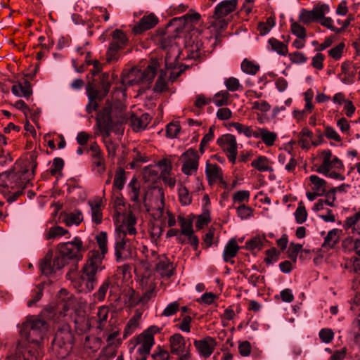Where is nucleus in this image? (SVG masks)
Wrapping results in <instances>:
<instances>
[{
	"label": "nucleus",
	"instance_id": "34",
	"mask_svg": "<svg viewBox=\"0 0 360 360\" xmlns=\"http://www.w3.org/2000/svg\"><path fill=\"white\" fill-rule=\"evenodd\" d=\"M109 309L106 306H101L98 309L96 313L97 328L103 330L108 323Z\"/></svg>",
	"mask_w": 360,
	"mask_h": 360
},
{
	"label": "nucleus",
	"instance_id": "45",
	"mask_svg": "<svg viewBox=\"0 0 360 360\" xmlns=\"http://www.w3.org/2000/svg\"><path fill=\"white\" fill-rule=\"evenodd\" d=\"M251 165L259 172H267L272 170L271 167L269 165L268 159L265 156H259L257 159L254 160L252 162Z\"/></svg>",
	"mask_w": 360,
	"mask_h": 360
},
{
	"label": "nucleus",
	"instance_id": "58",
	"mask_svg": "<svg viewBox=\"0 0 360 360\" xmlns=\"http://www.w3.org/2000/svg\"><path fill=\"white\" fill-rule=\"evenodd\" d=\"M334 332L329 328H324L320 330L319 337L322 342L328 344L332 342L334 338Z\"/></svg>",
	"mask_w": 360,
	"mask_h": 360
},
{
	"label": "nucleus",
	"instance_id": "54",
	"mask_svg": "<svg viewBox=\"0 0 360 360\" xmlns=\"http://www.w3.org/2000/svg\"><path fill=\"white\" fill-rule=\"evenodd\" d=\"M294 215L295 217L296 222L297 224H301L307 220V212L302 202H300L298 204V206L294 213Z\"/></svg>",
	"mask_w": 360,
	"mask_h": 360
},
{
	"label": "nucleus",
	"instance_id": "5",
	"mask_svg": "<svg viewBox=\"0 0 360 360\" xmlns=\"http://www.w3.org/2000/svg\"><path fill=\"white\" fill-rule=\"evenodd\" d=\"M176 35L165 34L160 37L159 43L161 48L166 51L165 63L167 70H171L170 79L174 81L176 79L183 71L180 69L178 71L176 70L181 68L182 65L178 62V58L180 56V49L177 45Z\"/></svg>",
	"mask_w": 360,
	"mask_h": 360
},
{
	"label": "nucleus",
	"instance_id": "6",
	"mask_svg": "<svg viewBox=\"0 0 360 360\" xmlns=\"http://www.w3.org/2000/svg\"><path fill=\"white\" fill-rule=\"evenodd\" d=\"M159 68L158 60L152 59L143 70L132 68L127 74H124L122 78V83L124 85L141 84L147 87L153 82Z\"/></svg>",
	"mask_w": 360,
	"mask_h": 360
},
{
	"label": "nucleus",
	"instance_id": "13",
	"mask_svg": "<svg viewBox=\"0 0 360 360\" xmlns=\"http://www.w3.org/2000/svg\"><path fill=\"white\" fill-rule=\"evenodd\" d=\"M151 116L148 113L134 114L132 112H126L122 122H129L133 131L139 132L146 129L151 121Z\"/></svg>",
	"mask_w": 360,
	"mask_h": 360
},
{
	"label": "nucleus",
	"instance_id": "49",
	"mask_svg": "<svg viewBox=\"0 0 360 360\" xmlns=\"http://www.w3.org/2000/svg\"><path fill=\"white\" fill-rule=\"evenodd\" d=\"M274 25V18L272 17H269L266 19V22H259L257 30L259 32V34L263 36L268 34Z\"/></svg>",
	"mask_w": 360,
	"mask_h": 360
},
{
	"label": "nucleus",
	"instance_id": "1",
	"mask_svg": "<svg viewBox=\"0 0 360 360\" xmlns=\"http://www.w3.org/2000/svg\"><path fill=\"white\" fill-rule=\"evenodd\" d=\"M48 330L47 323L37 316H30L22 323L21 336L33 345L25 351L18 350L8 360H41L42 357L41 343Z\"/></svg>",
	"mask_w": 360,
	"mask_h": 360
},
{
	"label": "nucleus",
	"instance_id": "33",
	"mask_svg": "<svg viewBox=\"0 0 360 360\" xmlns=\"http://www.w3.org/2000/svg\"><path fill=\"white\" fill-rule=\"evenodd\" d=\"M229 125L234 127L238 134H243L247 138H255L257 127L242 124L239 122H231Z\"/></svg>",
	"mask_w": 360,
	"mask_h": 360
},
{
	"label": "nucleus",
	"instance_id": "36",
	"mask_svg": "<svg viewBox=\"0 0 360 360\" xmlns=\"http://www.w3.org/2000/svg\"><path fill=\"white\" fill-rule=\"evenodd\" d=\"M52 252H48L45 257L42 259L40 263V269L41 272L45 275H50L53 271H56L53 267V262L51 260Z\"/></svg>",
	"mask_w": 360,
	"mask_h": 360
},
{
	"label": "nucleus",
	"instance_id": "17",
	"mask_svg": "<svg viewBox=\"0 0 360 360\" xmlns=\"http://www.w3.org/2000/svg\"><path fill=\"white\" fill-rule=\"evenodd\" d=\"M329 6L326 4L314 7L311 11L302 9L299 15V20L304 24L319 21L320 18L329 12Z\"/></svg>",
	"mask_w": 360,
	"mask_h": 360
},
{
	"label": "nucleus",
	"instance_id": "29",
	"mask_svg": "<svg viewBox=\"0 0 360 360\" xmlns=\"http://www.w3.org/2000/svg\"><path fill=\"white\" fill-rule=\"evenodd\" d=\"M255 139H261L263 143L269 147L274 144L277 139V134L270 131L266 128L257 127Z\"/></svg>",
	"mask_w": 360,
	"mask_h": 360
},
{
	"label": "nucleus",
	"instance_id": "27",
	"mask_svg": "<svg viewBox=\"0 0 360 360\" xmlns=\"http://www.w3.org/2000/svg\"><path fill=\"white\" fill-rule=\"evenodd\" d=\"M240 248L234 238H231L226 244L224 252H223V259L225 262L234 263L233 260H231L235 257L239 250Z\"/></svg>",
	"mask_w": 360,
	"mask_h": 360
},
{
	"label": "nucleus",
	"instance_id": "39",
	"mask_svg": "<svg viewBox=\"0 0 360 360\" xmlns=\"http://www.w3.org/2000/svg\"><path fill=\"white\" fill-rule=\"evenodd\" d=\"M268 43L271 46V49L278 54L281 56H286L288 54V46L283 42L275 38H270Z\"/></svg>",
	"mask_w": 360,
	"mask_h": 360
},
{
	"label": "nucleus",
	"instance_id": "11",
	"mask_svg": "<svg viewBox=\"0 0 360 360\" xmlns=\"http://www.w3.org/2000/svg\"><path fill=\"white\" fill-rule=\"evenodd\" d=\"M128 39L123 31L118 29L114 30L112 33V41L107 51L108 62L117 60L119 51L126 47Z\"/></svg>",
	"mask_w": 360,
	"mask_h": 360
},
{
	"label": "nucleus",
	"instance_id": "8",
	"mask_svg": "<svg viewBox=\"0 0 360 360\" xmlns=\"http://www.w3.org/2000/svg\"><path fill=\"white\" fill-rule=\"evenodd\" d=\"M72 334L68 325H63L56 333L52 342L53 349L58 358L65 359L72 348Z\"/></svg>",
	"mask_w": 360,
	"mask_h": 360
},
{
	"label": "nucleus",
	"instance_id": "18",
	"mask_svg": "<svg viewBox=\"0 0 360 360\" xmlns=\"http://www.w3.org/2000/svg\"><path fill=\"white\" fill-rule=\"evenodd\" d=\"M57 303L55 309H53L54 314H59L60 316H65L66 312L72 307L73 301L72 295L66 290L61 289L57 295Z\"/></svg>",
	"mask_w": 360,
	"mask_h": 360
},
{
	"label": "nucleus",
	"instance_id": "16",
	"mask_svg": "<svg viewBox=\"0 0 360 360\" xmlns=\"http://www.w3.org/2000/svg\"><path fill=\"white\" fill-rule=\"evenodd\" d=\"M170 352L172 354L180 356L187 352H191V343L180 333H174L169 338Z\"/></svg>",
	"mask_w": 360,
	"mask_h": 360
},
{
	"label": "nucleus",
	"instance_id": "3",
	"mask_svg": "<svg viewBox=\"0 0 360 360\" xmlns=\"http://www.w3.org/2000/svg\"><path fill=\"white\" fill-rule=\"evenodd\" d=\"M36 167V157L34 155H32L30 160L23 163L20 171L18 172H10L1 176V178L5 179L3 186L13 190L14 200L19 197L22 194V190L30 184Z\"/></svg>",
	"mask_w": 360,
	"mask_h": 360
},
{
	"label": "nucleus",
	"instance_id": "44",
	"mask_svg": "<svg viewBox=\"0 0 360 360\" xmlns=\"http://www.w3.org/2000/svg\"><path fill=\"white\" fill-rule=\"evenodd\" d=\"M44 284L37 285L31 292V299L27 301V305L29 307H33L39 301L43 295Z\"/></svg>",
	"mask_w": 360,
	"mask_h": 360
},
{
	"label": "nucleus",
	"instance_id": "53",
	"mask_svg": "<svg viewBox=\"0 0 360 360\" xmlns=\"http://www.w3.org/2000/svg\"><path fill=\"white\" fill-rule=\"evenodd\" d=\"M181 131V126L178 122H172L166 126V136L169 139H174Z\"/></svg>",
	"mask_w": 360,
	"mask_h": 360
},
{
	"label": "nucleus",
	"instance_id": "7",
	"mask_svg": "<svg viewBox=\"0 0 360 360\" xmlns=\"http://www.w3.org/2000/svg\"><path fill=\"white\" fill-rule=\"evenodd\" d=\"M111 81L110 75L105 72L101 76L98 89L91 85L87 86L86 95L89 102L86 105V111L89 114L96 111L98 108V101H101L108 95L111 87Z\"/></svg>",
	"mask_w": 360,
	"mask_h": 360
},
{
	"label": "nucleus",
	"instance_id": "41",
	"mask_svg": "<svg viewBox=\"0 0 360 360\" xmlns=\"http://www.w3.org/2000/svg\"><path fill=\"white\" fill-rule=\"evenodd\" d=\"M83 220V214L82 211L76 210L68 214L65 219V223L67 226L79 225Z\"/></svg>",
	"mask_w": 360,
	"mask_h": 360
},
{
	"label": "nucleus",
	"instance_id": "43",
	"mask_svg": "<svg viewBox=\"0 0 360 360\" xmlns=\"http://www.w3.org/2000/svg\"><path fill=\"white\" fill-rule=\"evenodd\" d=\"M179 202L182 206H188L192 202V195L188 188L181 185L178 188Z\"/></svg>",
	"mask_w": 360,
	"mask_h": 360
},
{
	"label": "nucleus",
	"instance_id": "61",
	"mask_svg": "<svg viewBox=\"0 0 360 360\" xmlns=\"http://www.w3.org/2000/svg\"><path fill=\"white\" fill-rule=\"evenodd\" d=\"M290 30L293 34L298 38L305 39L307 37L306 30L304 27L297 22H292L290 26Z\"/></svg>",
	"mask_w": 360,
	"mask_h": 360
},
{
	"label": "nucleus",
	"instance_id": "63",
	"mask_svg": "<svg viewBox=\"0 0 360 360\" xmlns=\"http://www.w3.org/2000/svg\"><path fill=\"white\" fill-rule=\"evenodd\" d=\"M64 167V161L60 158H56L53 160L52 165L50 167V173L52 175H56L60 172Z\"/></svg>",
	"mask_w": 360,
	"mask_h": 360
},
{
	"label": "nucleus",
	"instance_id": "28",
	"mask_svg": "<svg viewBox=\"0 0 360 360\" xmlns=\"http://www.w3.org/2000/svg\"><path fill=\"white\" fill-rule=\"evenodd\" d=\"M222 174V171L219 165L217 164H211L207 162L205 175L209 184L212 185L214 184L217 180L221 179Z\"/></svg>",
	"mask_w": 360,
	"mask_h": 360
},
{
	"label": "nucleus",
	"instance_id": "37",
	"mask_svg": "<svg viewBox=\"0 0 360 360\" xmlns=\"http://www.w3.org/2000/svg\"><path fill=\"white\" fill-rule=\"evenodd\" d=\"M339 232L338 229H333L328 231L324 238L323 247L326 248H333L339 241Z\"/></svg>",
	"mask_w": 360,
	"mask_h": 360
},
{
	"label": "nucleus",
	"instance_id": "64",
	"mask_svg": "<svg viewBox=\"0 0 360 360\" xmlns=\"http://www.w3.org/2000/svg\"><path fill=\"white\" fill-rule=\"evenodd\" d=\"M128 297V305L131 307H135L139 304H141V297L133 289H130L127 292Z\"/></svg>",
	"mask_w": 360,
	"mask_h": 360
},
{
	"label": "nucleus",
	"instance_id": "4",
	"mask_svg": "<svg viewBox=\"0 0 360 360\" xmlns=\"http://www.w3.org/2000/svg\"><path fill=\"white\" fill-rule=\"evenodd\" d=\"M136 217L132 214H129L115 229V255L118 262L128 255L126 252L129 251L133 243L132 239L128 236H134L136 234Z\"/></svg>",
	"mask_w": 360,
	"mask_h": 360
},
{
	"label": "nucleus",
	"instance_id": "24",
	"mask_svg": "<svg viewBox=\"0 0 360 360\" xmlns=\"http://www.w3.org/2000/svg\"><path fill=\"white\" fill-rule=\"evenodd\" d=\"M237 5V0H226L219 3L215 8L214 17L217 19L223 18L233 12Z\"/></svg>",
	"mask_w": 360,
	"mask_h": 360
},
{
	"label": "nucleus",
	"instance_id": "21",
	"mask_svg": "<svg viewBox=\"0 0 360 360\" xmlns=\"http://www.w3.org/2000/svg\"><path fill=\"white\" fill-rule=\"evenodd\" d=\"M343 226L348 233L360 235V210L352 216L347 217Z\"/></svg>",
	"mask_w": 360,
	"mask_h": 360
},
{
	"label": "nucleus",
	"instance_id": "50",
	"mask_svg": "<svg viewBox=\"0 0 360 360\" xmlns=\"http://www.w3.org/2000/svg\"><path fill=\"white\" fill-rule=\"evenodd\" d=\"M241 69L244 72L254 75L259 71V65L248 59H245L241 63Z\"/></svg>",
	"mask_w": 360,
	"mask_h": 360
},
{
	"label": "nucleus",
	"instance_id": "23",
	"mask_svg": "<svg viewBox=\"0 0 360 360\" xmlns=\"http://www.w3.org/2000/svg\"><path fill=\"white\" fill-rule=\"evenodd\" d=\"M156 271L162 277L169 278L174 274V265L169 259L162 256L159 258L158 262L155 265Z\"/></svg>",
	"mask_w": 360,
	"mask_h": 360
},
{
	"label": "nucleus",
	"instance_id": "48",
	"mask_svg": "<svg viewBox=\"0 0 360 360\" xmlns=\"http://www.w3.org/2000/svg\"><path fill=\"white\" fill-rule=\"evenodd\" d=\"M250 193L249 191L241 190L236 192L233 195V204H244L248 202L250 200Z\"/></svg>",
	"mask_w": 360,
	"mask_h": 360
},
{
	"label": "nucleus",
	"instance_id": "60",
	"mask_svg": "<svg viewBox=\"0 0 360 360\" xmlns=\"http://www.w3.org/2000/svg\"><path fill=\"white\" fill-rule=\"evenodd\" d=\"M104 138V143L106 147L108 155L111 158H114L116 155L117 145L109 139V136L106 137L105 134H102Z\"/></svg>",
	"mask_w": 360,
	"mask_h": 360
},
{
	"label": "nucleus",
	"instance_id": "62",
	"mask_svg": "<svg viewBox=\"0 0 360 360\" xmlns=\"http://www.w3.org/2000/svg\"><path fill=\"white\" fill-rule=\"evenodd\" d=\"M224 84L230 91H238L241 86L239 80L236 77H229L225 79Z\"/></svg>",
	"mask_w": 360,
	"mask_h": 360
},
{
	"label": "nucleus",
	"instance_id": "9",
	"mask_svg": "<svg viewBox=\"0 0 360 360\" xmlns=\"http://www.w3.org/2000/svg\"><path fill=\"white\" fill-rule=\"evenodd\" d=\"M58 251L69 260H81L86 251L83 242L79 237H75L72 240L61 243L58 245Z\"/></svg>",
	"mask_w": 360,
	"mask_h": 360
},
{
	"label": "nucleus",
	"instance_id": "38",
	"mask_svg": "<svg viewBox=\"0 0 360 360\" xmlns=\"http://www.w3.org/2000/svg\"><path fill=\"white\" fill-rule=\"evenodd\" d=\"M265 242H266L264 236H257L253 237L245 243V248L248 250H261Z\"/></svg>",
	"mask_w": 360,
	"mask_h": 360
},
{
	"label": "nucleus",
	"instance_id": "31",
	"mask_svg": "<svg viewBox=\"0 0 360 360\" xmlns=\"http://www.w3.org/2000/svg\"><path fill=\"white\" fill-rule=\"evenodd\" d=\"M321 165L316 169L319 173H328L332 169V153L330 150H323L321 152Z\"/></svg>",
	"mask_w": 360,
	"mask_h": 360
},
{
	"label": "nucleus",
	"instance_id": "32",
	"mask_svg": "<svg viewBox=\"0 0 360 360\" xmlns=\"http://www.w3.org/2000/svg\"><path fill=\"white\" fill-rule=\"evenodd\" d=\"M351 64L350 61H345L341 65V74L339 76L343 75L340 79L345 84H352L354 82L355 73L349 70Z\"/></svg>",
	"mask_w": 360,
	"mask_h": 360
},
{
	"label": "nucleus",
	"instance_id": "57",
	"mask_svg": "<svg viewBox=\"0 0 360 360\" xmlns=\"http://www.w3.org/2000/svg\"><path fill=\"white\" fill-rule=\"evenodd\" d=\"M110 279H106L99 287L97 292L94 293L95 297L97 299L98 301L102 302L104 300L106 293L110 288Z\"/></svg>",
	"mask_w": 360,
	"mask_h": 360
},
{
	"label": "nucleus",
	"instance_id": "52",
	"mask_svg": "<svg viewBox=\"0 0 360 360\" xmlns=\"http://www.w3.org/2000/svg\"><path fill=\"white\" fill-rule=\"evenodd\" d=\"M117 354V349L114 347H105L100 352L96 360H112Z\"/></svg>",
	"mask_w": 360,
	"mask_h": 360
},
{
	"label": "nucleus",
	"instance_id": "47",
	"mask_svg": "<svg viewBox=\"0 0 360 360\" xmlns=\"http://www.w3.org/2000/svg\"><path fill=\"white\" fill-rule=\"evenodd\" d=\"M229 98L230 94L227 91H221L214 95L213 102L217 106L226 105L229 103Z\"/></svg>",
	"mask_w": 360,
	"mask_h": 360
},
{
	"label": "nucleus",
	"instance_id": "35",
	"mask_svg": "<svg viewBox=\"0 0 360 360\" xmlns=\"http://www.w3.org/2000/svg\"><path fill=\"white\" fill-rule=\"evenodd\" d=\"M128 193L131 200L135 202H139L140 184L136 179L134 176L127 186Z\"/></svg>",
	"mask_w": 360,
	"mask_h": 360
},
{
	"label": "nucleus",
	"instance_id": "42",
	"mask_svg": "<svg viewBox=\"0 0 360 360\" xmlns=\"http://www.w3.org/2000/svg\"><path fill=\"white\" fill-rule=\"evenodd\" d=\"M69 233L68 231L59 226L51 227L45 234L46 240H54Z\"/></svg>",
	"mask_w": 360,
	"mask_h": 360
},
{
	"label": "nucleus",
	"instance_id": "20",
	"mask_svg": "<svg viewBox=\"0 0 360 360\" xmlns=\"http://www.w3.org/2000/svg\"><path fill=\"white\" fill-rule=\"evenodd\" d=\"M158 19L153 13L144 15L140 21L134 25L133 31L135 33H141L146 30L153 28L158 24Z\"/></svg>",
	"mask_w": 360,
	"mask_h": 360
},
{
	"label": "nucleus",
	"instance_id": "56",
	"mask_svg": "<svg viewBox=\"0 0 360 360\" xmlns=\"http://www.w3.org/2000/svg\"><path fill=\"white\" fill-rule=\"evenodd\" d=\"M238 216L242 219H248L252 216L253 210L250 207L246 206L245 204L239 205L236 207Z\"/></svg>",
	"mask_w": 360,
	"mask_h": 360
},
{
	"label": "nucleus",
	"instance_id": "2",
	"mask_svg": "<svg viewBox=\"0 0 360 360\" xmlns=\"http://www.w3.org/2000/svg\"><path fill=\"white\" fill-rule=\"evenodd\" d=\"M96 241L100 250H94L89 252L88 259L81 273V278L86 283V288L89 292L91 291L97 283V274L105 269L103 260L108 252L106 232H101L96 236Z\"/></svg>",
	"mask_w": 360,
	"mask_h": 360
},
{
	"label": "nucleus",
	"instance_id": "26",
	"mask_svg": "<svg viewBox=\"0 0 360 360\" xmlns=\"http://www.w3.org/2000/svg\"><path fill=\"white\" fill-rule=\"evenodd\" d=\"M12 93L18 97L29 98L32 94V89L30 82L25 79L23 82H17L12 86Z\"/></svg>",
	"mask_w": 360,
	"mask_h": 360
},
{
	"label": "nucleus",
	"instance_id": "46",
	"mask_svg": "<svg viewBox=\"0 0 360 360\" xmlns=\"http://www.w3.org/2000/svg\"><path fill=\"white\" fill-rule=\"evenodd\" d=\"M178 219L181 226V233L186 236L193 233V222L190 219H185L184 217L179 216Z\"/></svg>",
	"mask_w": 360,
	"mask_h": 360
},
{
	"label": "nucleus",
	"instance_id": "40",
	"mask_svg": "<svg viewBox=\"0 0 360 360\" xmlns=\"http://www.w3.org/2000/svg\"><path fill=\"white\" fill-rule=\"evenodd\" d=\"M127 181L126 172L122 168H119L116 172L113 181V188L121 191L124 188Z\"/></svg>",
	"mask_w": 360,
	"mask_h": 360
},
{
	"label": "nucleus",
	"instance_id": "12",
	"mask_svg": "<svg viewBox=\"0 0 360 360\" xmlns=\"http://www.w3.org/2000/svg\"><path fill=\"white\" fill-rule=\"evenodd\" d=\"M199 158L198 151L193 148H189L183 153L181 155V172L187 176L195 174L198 168Z\"/></svg>",
	"mask_w": 360,
	"mask_h": 360
},
{
	"label": "nucleus",
	"instance_id": "15",
	"mask_svg": "<svg viewBox=\"0 0 360 360\" xmlns=\"http://www.w3.org/2000/svg\"><path fill=\"white\" fill-rule=\"evenodd\" d=\"M193 345L200 357L207 359L214 352L217 342L214 338L207 335L200 340H194Z\"/></svg>",
	"mask_w": 360,
	"mask_h": 360
},
{
	"label": "nucleus",
	"instance_id": "19",
	"mask_svg": "<svg viewBox=\"0 0 360 360\" xmlns=\"http://www.w3.org/2000/svg\"><path fill=\"white\" fill-rule=\"evenodd\" d=\"M96 122L101 132L105 134L106 137L110 136L112 129L111 108L105 107L100 111L97 115Z\"/></svg>",
	"mask_w": 360,
	"mask_h": 360
},
{
	"label": "nucleus",
	"instance_id": "22",
	"mask_svg": "<svg viewBox=\"0 0 360 360\" xmlns=\"http://www.w3.org/2000/svg\"><path fill=\"white\" fill-rule=\"evenodd\" d=\"M142 290H144L142 296H141V304H146L152 297L155 295V283L150 278H143L141 281Z\"/></svg>",
	"mask_w": 360,
	"mask_h": 360
},
{
	"label": "nucleus",
	"instance_id": "25",
	"mask_svg": "<svg viewBox=\"0 0 360 360\" xmlns=\"http://www.w3.org/2000/svg\"><path fill=\"white\" fill-rule=\"evenodd\" d=\"M88 204L91 208L92 221L96 224H100L103 221L102 199L96 198L93 200H89Z\"/></svg>",
	"mask_w": 360,
	"mask_h": 360
},
{
	"label": "nucleus",
	"instance_id": "10",
	"mask_svg": "<svg viewBox=\"0 0 360 360\" xmlns=\"http://www.w3.org/2000/svg\"><path fill=\"white\" fill-rule=\"evenodd\" d=\"M160 333V328L157 326H151L143 330L136 338L137 344L140 345L137 352L140 355H148L152 347L155 345L154 335Z\"/></svg>",
	"mask_w": 360,
	"mask_h": 360
},
{
	"label": "nucleus",
	"instance_id": "14",
	"mask_svg": "<svg viewBox=\"0 0 360 360\" xmlns=\"http://www.w3.org/2000/svg\"><path fill=\"white\" fill-rule=\"evenodd\" d=\"M217 142L226 153L229 160L235 164L238 155V144L236 137L232 134H227L219 138Z\"/></svg>",
	"mask_w": 360,
	"mask_h": 360
},
{
	"label": "nucleus",
	"instance_id": "51",
	"mask_svg": "<svg viewBox=\"0 0 360 360\" xmlns=\"http://www.w3.org/2000/svg\"><path fill=\"white\" fill-rule=\"evenodd\" d=\"M310 181L313 184V190L317 193L325 192L326 181L323 179L316 175H311L309 176Z\"/></svg>",
	"mask_w": 360,
	"mask_h": 360
},
{
	"label": "nucleus",
	"instance_id": "55",
	"mask_svg": "<svg viewBox=\"0 0 360 360\" xmlns=\"http://www.w3.org/2000/svg\"><path fill=\"white\" fill-rule=\"evenodd\" d=\"M119 334L120 330L118 329H114L111 333L107 334V347H114L116 348L122 343V340L117 338Z\"/></svg>",
	"mask_w": 360,
	"mask_h": 360
},
{
	"label": "nucleus",
	"instance_id": "30",
	"mask_svg": "<svg viewBox=\"0 0 360 360\" xmlns=\"http://www.w3.org/2000/svg\"><path fill=\"white\" fill-rule=\"evenodd\" d=\"M202 43L200 40H193L192 44L186 43L187 58L191 59H198L201 57L202 52Z\"/></svg>",
	"mask_w": 360,
	"mask_h": 360
},
{
	"label": "nucleus",
	"instance_id": "59",
	"mask_svg": "<svg viewBox=\"0 0 360 360\" xmlns=\"http://www.w3.org/2000/svg\"><path fill=\"white\" fill-rule=\"evenodd\" d=\"M302 250V245L299 243H290L288 250V257L296 263L298 253Z\"/></svg>",
	"mask_w": 360,
	"mask_h": 360
}]
</instances>
